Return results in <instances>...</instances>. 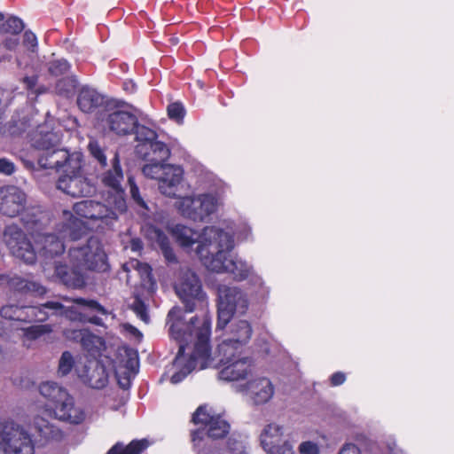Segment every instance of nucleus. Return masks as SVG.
<instances>
[{
    "label": "nucleus",
    "instance_id": "1",
    "mask_svg": "<svg viewBox=\"0 0 454 454\" xmlns=\"http://www.w3.org/2000/svg\"><path fill=\"white\" fill-rule=\"evenodd\" d=\"M170 323L169 335L179 345L177 354L173 361L176 372L170 381L177 384L184 380L201 363L200 369L211 355V317L207 312L202 316H194L189 322L184 321L182 309L173 307L168 313Z\"/></svg>",
    "mask_w": 454,
    "mask_h": 454
},
{
    "label": "nucleus",
    "instance_id": "2",
    "mask_svg": "<svg viewBox=\"0 0 454 454\" xmlns=\"http://www.w3.org/2000/svg\"><path fill=\"white\" fill-rule=\"evenodd\" d=\"M111 168L101 176L103 185L108 188L106 205L93 200H84L74 204V213L88 220L97 227L108 226L118 217V214L127 211L125 191L121 185L124 176L119 153L116 152L111 160Z\"/></svg>",
    "mask_w": 454,
    "mask_h": 454
},
{
    "label": "nucleus",
    "instance_id": "3",
    "mask_svg": "<svg viewBox=\"0 0 454 454\" xmlns=\"http://www.w3.org/2000/svg\"><path fill=\"white\" fill-rule=\"evenodd\" d=\"M233 247L231 235L215 226H207L196 253L207 270L217 273L227 272L235 280L242 281L250 276L252 269L245 262L230 258Z\"/></svg>",
    "mask_w": 454,
    "mask_h": 454
},
{
    "label": "nucleus",
    "instance_id": "4",
    "mask_svg": "<svg viewBox=\"0 0 454 454\" xmlns=\"http://www.w3.org/2000/svg\"><path fill=\"white\" fill-rule=\"evenodd\" d=\"M40 394L47 400L46 406L59 420L78 425L85 419L84 411L75 407L74 397L55 382H43L39 387Z\"/></svg>",
    "mask_w": 454,
    "mask_h": 454
},
{
    "label": "nucleus",
    "instance_id": "5",
    "mask_svg": "<svg viewBox=\"0 0 454 454\" xmlns=\"http://www.w3.org/2000/svg\"><path fill=\"white\" fill-rule=\"evenodd\" d=\"M68 257L74 267L82 270L106 272L110 268L103 245L95 236L90 237L82 246L70 247Z\"/></svg>",
    "mask_w": 454,
    "mask_h": 454
},
{
    "label": "nucleus",
    "instance_id": "6",
    "mask_svg": "<svg viewBox=\"0 0 454 454\" xmlns=\"http://www.w3.org/2000/svg\"><path fill=\"white\" fill-rule=\"evenodd\" d=\"M35 454L30 435L14 421L0 423V454Z\"/></svg>",
    "mask_w": 454,
    "mask_h": 454
},
{
    "label": "nucleus",
    "instance_id": "7",
    "mask_svg": "<svg viewBox=\"0 0 454 454\" xmlns=\"http://www.w3.org/2000/svg\"><path fill=\"white\" fill-rule=\"evenodd\" d=\"M143 174L152 179L159 180L160 192L169 198L176 196L177 186L183 179V169L150 159V162L142 168Z\"/></svg>",
    "mask_w": 454,
    "mask_h": 454
},
{
    "label": "nucleus",
    "instance_id": "8",
    "mask_svg": "<svg viewBox=\"0 0 454 454\" xmlns=\"http://www.w3.org/2000/svg\"><path fill=\"white\" fill-rule=\"evenodd\" d=\"M3 242L10 254L27 264L36 262V253L25 231L17 223H12L4 228Z\"/></svg>",
    "mask_w": 454,
    "mask_h": 454
},
{
    "label": "nucleus",
    "instance_id": "9",
    "mask_svg": "<svg viewBox=\"0 0 454 454\" xmlns=\"http://www.w3.org/2000/svg\"><path fill=\"white\" fill-rule=\"evenodd\" d=\"M175 290L184 305L185 312H193L198 304L204 303L207 299L199 276L191 270L182 272L178 283L175 286Z\"/></svg>",
    "mask_w": 454,
    "mask_h": 454
},
{
    "label": "nucleus",
    "instance_id": "10",
    "mask_svg": "<svg viewBox=\"0 0 454 454\" xmlns=\"http://www.w3.org/2000/svg\"><path fill=\"white\" fill-rule=\"evenodd\" d=\"M83 159L79 160L77 169L68 168L61 173L56 187L64 193L74 197H90L96 192L95 184L82 174Z\"/></svg>",
    "mask_w": 454,
    "mask_h": 454
},
{
    "label": "nucleus",
    "instance_id": "11",
    "mask_svg": "<svg viewBox=\"0 0 454 454\" xmlns=\"http://www.w3.org/2000/svg\"><path fill=\"white\" fill-rule=\"evenodd\" d=\"M219 363L222 369L219 372V378L225 381H238L247 379L252 375L254 362L252 357L242 352H233L227 356L224 352H218Z\"/></svg>",
    "mask_w": 454,
    "mask_h": 454
},
{
    "label": "nucleus",
    "instance_id": "12",
    "mask_svg": "<svg viewBox=\"0 0 454 454\" xmlns=\"http://www.w3.org/2000/svg\"><path fill=\"white\" fill-rule=\"evenodd\" d=\"M79 160H82L81 153H69L64 148H59V145L45 153H39L37 155V163L40 168L55 169L62 173L68 168L77 169L79 168Z\"/></svg>",
    "mask_w": 454,
    "mask_h": 454
},
{
    "label": "nucleus",
    "instance_id": "13",
    "mask_svg": "<svg viewBox=\"0 0 454 454\" xmlns=\"http://www.w3.org/2000/svg\"><path fill=\"white\" fill-rule=\"evenodd\" d=\"M252 326L247 320H239L231 325L229 337L217 347V352L231 356L233 352L245 351V347L252 336Z\"/></svg>",
    "mask_w": 454,
    "mask_h": 454
},
{
    "label": "nucleus",
    "instance_id": "14",
    "mask_svg": "<svg viewBox=\"0 0 454 454\" xmlns=\"http://www.w3.org/2000/svg\"><path fill=\"white\" fill-rule=\"evenodd\" d=\"M27 204V194L15 185L0 187V215L14 218L19 216Z\"/></svg>",
    "mask_w": 454,
    "mask_h": 454
},
{
    "label": "nucleus",
    "instance_id": "15",
    "mask_svg": "<svg viewBox=\"0 0 454 454\" xmlns=\"http://www.w3.org/2000/svg\"><path fill=\"white\" fill-rule=\"evenodd\" d=\"M261 444L269 454H295L291 443L284 440L283 427L276 424L267 425L260 435Z\"/></svg>",
    "mask_w": 454,
    "mask_h": 454
},
{
    "label": "nucleus",
    "instance_id": "16",
    "mask_svg": "<svg viewBox=\"0 0 454 454\" xmlns=\"http://www.w3.org/2000/svg\"><path fill=\"white\" fill-rule=\"evenodd\" d=\"M101 120L111 131L118 136L133 133L137 121L135 114L121 109H106Z\"/></svg>",
    "mask_w": 454,
    "mask_h": 454
},
{
    "label": "nucleus",
    "instance_id": "17",
    "mask_svg": "<svg viewBox=\"0 0 454 454\" xmlns=\"http://www.w3.org/2000/svg\"><path fill=\"white\" fill-rule=\"evenodd\" d=\"M184 214L190 219L202 222L216 210V200L210 194H200L197 197L185 198Z\"/></svg>",
    "mask_w": 454,
    "mask_h": 454
},
{
    "label": "nucleus",
    "instance_id": "18",
    "mask_svg": "<svg viewBox=\"0 0 454 454\" xmlns=\"http://www.w3.org/2000/svg\"><path fill=\"white\" fill-rule=\"evenodd\" d=\"M229 431L230 424L221 416L216 415L206 427H199L192 431L191 437L193 442H200L206 436L212 440H218L226 437Z\"/></svg>",
    "mask_w": 454,
    "mask_h": 454
},
{
    "label": "nucleus",
    "instance_id": "19",
    "mask_svg": "<svg viewBox=\"0 0 454 454\" xmlns=\"http://www.w3.org/2000/svg\"><path fill=\"white\" fill-rule=\"evenodd\" d=\"M64 335L67 340L80 342L82 348L91 355L99 353L101 346L104 345L103 339L88 329L67 328L64 330Z\"/></svg>",
    "mask_w": 454,
    "mask_h": 454
},
{
    "label": "nucleus",
    "instance_id": "20",
    "mask_svg": "<svg viewBox=\"0 0 454 454\" xmlns=\"http://www.w3.org/2000/svg\"><path fill=\"white\" fill-rule=\"evenodd\" d=\"M23 225L37 235L43 230L50 217L41 206H24V210L19 215Z\"/></svg>",
    "mask_w": 454,
    "mask_h": 454
},
{
    "label": "nucleus",
    "instance_id": "21",
    "mask_svg": "<svg viewBox=\"0 0 454 454\" xmlns=\"http://www.w3.org/2000/svg\"><path fill=\"white\" fill-rule=\"evenodd\" d=\"M63 216L65 222L62 224L60 231L65 238L75 241L81 239L87 234L89 228L87 223L82 220L81 217L76 215H74L69 210H64Z\"/></svg>",
    "mask_w": 454,
    "mask_h": 454
},
{
    "label": "nucleus",
    "instance_id": "22",
    "mask_svg": "<svg viewBox=\"0 0 454 454\" xmlns=\"http://www.w3.org/2000/svg\"><path fill=\"white\" fill-rule=\"evenodd\" d=\"M218 302L246 310L248 307V301L245 294L236 286H228L220 285L217 288Z\"/></svg>",
    "mask_w": 454,
    "mask_h": 454
},
{
    "label": "nucleus",
    "instance_id": "23",
    "mask_svg": "<svg viewBox=\"0 0 454 454\" xmlns=\"http://www.w3.org/2000/svg\"><path fill=\"white\" fill-rule=\"evenodd\" d=\"M76 267H68L66 264L55 266V275L59 281L68 288L81 289L85 286L84 275Z\"/></svg>",
    "mask_w": 454,
    "mask_h": 454
},
{
    "label": "nucleus",
    "instance_id": "24",
    "mask_svg": "<svg viewBox=\"0 0 454 454\" xmlns=\"http://www.w3.org/2000/svg\"><path fill=\"white\" fill-rule=\"evenodd\" d=\"M85 384L95 389H102L108 383V373L104 364L94 362L85 366V373L82 375Z\"/></svg>",
    "mask_w": 454,
    "mask_h": 454
},
{
    "label": "nucleus",
    "instance_id": "25",
    "mask_svg": "<svg viewBox=\"0 0 454 454\" xmlns=\"http://www.w3.org/2000/svg\"><path fill=\"white\" fill-rule=\"evenodd\" d=\"M247 390L255 404L267 403L273 395L274 388L267 378H259L247 382Z\"/></svg>",
    "mask_w": 454,
    "mask_h": 454
},
{
    "label": "nucleus",
    "instance_id": "26",
    "mask_svg": "<svg viewBox=\"0 0 454 454\" xmlns=\"http://www.w3.org/2000/svg\"><path fill=\"white\" fill-rule=\"evenodd\" d=\"M36 242L41 244L40 254L45 258H53L65 252L64 242L54 233H39Z\"/></svg>",
    "mask_w": 454,
    "mask_h": 454
},
{
    "label": "nucleus",
    "instance_id": "27",
    "mask_svg": "<svg viewBox=\"0 0 454 454\" xmlns=\"http://www.w3.org/2000/svg\"><path fill=\"white\" fill-rule=\"evenodd\" d=\"M9 289L20 294H33L42 296L46 294V288L40 283L26 279L20 276H13L7 281Z\"/></svg>",
    "mask_w": 454,
    "mask_h": 454
},
{
    "label": "nucleus",
    "instance_id": "28",
    "mask_svg": "<svg viewBox=\"0 0 454 454\" xmlns=\"http://www.w3.org/2000/svg\"><path fill=\"white\" fill-rule=\"evenodd\" d=\"M103 97L94 89L82 87L77 97L78 107L83 113H92L103 105Z\"/></svg>",
    "mask_w": 454,
    "mask_h": 454
},
{
    "label": "nucleus",
    "instance_id": "29",
    "mask_svg": "<svg viewBox=\"0 0 454 454\" xmlns=\"http://www.w3.org/2000/svg\"><path fill=\"white\" fill-rule=\"evenodd\" d=\"M206 228L207 227H205L203 230ZM202 232H204V231H202ZM171 234L176 243H178L182 247H191L196 242L200 244L203 236V233L199 235L193 229L183 224H176L174 227H172ZM198 247H197V248Z\"/></svg>",
    "mask_w": 454,
    "mask_h": 454
},
{
    "label": "nucleus",
    "instance_id": "30",
    "mask_svg": "<svg viewBox=\"0 0 454 454\" xmlns=\"http://www.w3.org/2000/svg\"><path fill=\"white\" fill-rule=\"evenodd\" d=\"M32 146L39 153H45L60 144V137L54 131L36 130L31 137Z\"/></svg>",
    "mask_w": 454,
    "mask_h": 454
},
{
    "label": "nucleus",
    "instance_id": "31",
    "mask_svg": "<svg viewBox=\"0 0 454 454\" xmlns=\"http://www.w3.org/2000/svg\"><path fill=\"white\" fill-rule=\"evenodd\" d=\"M33 426L39 435L46 440L61 441L63 439V432L41 416L34 418Z\"/></svg>",
    "mask_w": 454,
    "mask_h": 454
},
{
    "label": "nucleus",
    "instance_id": "32",
    "mask_svg": "<svg viewBox=\"0 0 454 454\" xmlns=\"http://www.w3.org/2000/svg\"><path fill=\"white\" fill-rule=\"evenodd\" d=\"M60 309H57L56 316L64 317L70 321H76L82 323H90L95 325H102L103 321L98 316L88 317L84 313L79 311L75 307L69 306L66 307L62 303H60Z\"/></svg>",
    "mask_w": 454,
    "mask_h": 454
},
{
    "label": "nucleus",
    "instance_id": "33",
    "mask_svg": "<svg viewBox=\"0 0 454 454\" xmlns=\"http://www.w3.org/2000/svg\"><path fill=\"white\" fill-rule=\"evenodd\" d=\"M60 309V302L53 301H47L39 306H30L28 311H30L31 322H44L51 316H56L57 309Z\"/></svg>",
    "mask_w": 454,
    "mask_h": 454
},
{
    "label": "nucleus",
    "instance_id": "34",
    "mask_svg": "<svg viewBox=\"0 0 454 454\" xmlns=\"http://www.w3.org/2000/svg\"><path fill=\"white\" fill-rule=\"evenodd\" d=\"M149 445V441L145 438L140 440H132L126 446L118 442L110 448L106 454H142Z\"/></svg>",
    "mask_w": 454,
    "mask_h": 454
},
{
    "label": "nucleus",
    "instance_id": "35",
    "mask_svg": "<svg viewBox=\"0 0 454 454\" xmlns=\"http://www.w3.org/2000/svg\"><path fill=\"white\" fill-rule=\"evenodd\" d=\"M22 341L24 345L27 340H35L41 336L51 332V326L49 325H36L22 329Z\"/></svg>",
    "mask_w": 454,
    "mask_h": 454
},
{
    "label": "nucleus",
    "instance_id": "36",
    "mask_svg": "<svg viewBox=\"0 0 454 454\" xmlns=\"http://www.w3.org/2000/svg\"><path fill=\"white\" fill-rule=\"evenodd\" d=\"M88 151L90 156L97 160L101 168H106L107 165V158L106 150L103 148L98 140L91 138L88 144Z\"/></svg>",
    "mask_w": 454,
    "mask_h": 454
},
{
    "label": "nucleus",
    "instance_id": "37",
    "mask_svg": "<svg viewBox=\"0 0 454 454\" xmlns=\"http://www.w3.org/2000/svg\"><path fill=\"white\" fill-rule=\"evenodd\" d=\"M238 309H235L231 306H227L222 303H217V329H223L227 324L232 318L235 311Z\"/></svg>",
    "mask_w": 454,
    "mask_h": 454
},
{
    "label": "nucleus",
    "instance_id": "38",
    "mask_svg": "<svg viewBox=\"0 0 454 454\" xmlns=\"http://www.w3.org/2000/svg\"><path fill=\"white\" fill-rule=\"evenodd\" d=\"M25 25L21 19L11 16L2 25L1 31L12 35H18L24 29Z\"/></svg>",
    "mask_w": 454,
    "mask_h": 454
},
{
    "label": "nucleus",
    "instance_id": "39",
    "mask_svg": "<svg viewBox=\"0 0 454 454\" xmlns=\"http://www.w3.org/2000/svg\"><path fill=\"white\" fill-rule=\"evenodd\" d=\"M215 417L207 411L206 405H200L192 414V422L200 425V427H206Z\"/></svg>",
    "mask_w": 454,
    "mask_h": 454
},
{
    "label": "nucleus",
    "instance_id": "40",
    "mask_svg": "<svg viewBox=\"0 0 454 454\" xmlns=\"http://www.w3.org/2000/svg\"><path fill=\"white\" fill-rule=\"evenodd\" d=\"M150 146L153 154V157L151 160L165 163L169 158L170 150L165 143L155 140L150 145Z\"/></svg>",
    "mask_w": 454,
    "mask_h": 454
},
{
    "label": "nucleus",
    "instance_id": "41",
    "mask_svg": "<svg viewBox=\"0 0 454 454\" xmlns=\"http://www.w3.org/2000/svg\"><path fill=\"white\" fill-rule=\"evenodd\" d=\"M71 69L70 63L65 59H54L48 64V72L51 75L58 77L67 74Z\"/></svg>",
    "mask_w": 454,
    "mask_h": 454
},
{
    "label": "nucleus",
    "instance_id": "42",
    "mask_svg": "<svg viewBox=\"0 0 454 454\" xmlns=\"http://www.w3.org/2000/svg\"><path fill=\"white\" fill-rule=\"evenodd\" d=\"M133 133L136 134L137 140L140 142H149L150 145L157 138V133L153 129L145 125L138 124V121H137V126Z\"/></svg>",
    "mask_w": 454,
    "mask_h": 454
},
{
    "label": "nucleus",
    "instance_id": "43",
    "mask_svg": "<svg viewBox=\"0 0 454 454\" xmlns=\"http://www.w3.org/2000/svg\"><path fill=\"white\" fill-rule=\"evenodd\" d=\"M74 359L71 352L64 351L59 361L58 373L61 376H67L74 368Z\"/></svg>",
    "mask_w": 454,
    "mask_h": 454
},
{
    "label": "nucleus",
    "instance_id": "44",
    "mask_svg": "<svg viewBox=\"0 0 454 454\" xmlns=\"http://www.w3.org/2000/svg\"><path fill=\"white\" fill-rule=\"evenodd\" d=\"M167 111L168 116L170 120L175 121L178 124L183 123L185 115V109L182 103L174 102L169 104L168 106Z\"/></svg>",
    "mask_w": 454,
    "mask_h": 454
},
{
    "label": "nucleus",
    "instance_id": "45",
    "mask_svg": "<svg viewBox=\"0 0 454 454\" xmlns=\"http://www.w3.org/2000/svg\"><path fill=\"white\" fill-rule=\"evenodd\" d=\"M73 301L78 305L83 306L91 311H96L101 315H106L107 310L96 300H87L84 298H76Z\"/></svg>",
    "mask_w": 454,
    "mask_h": 454
},
{
    "label": "nucleus",
    "instance_id": "46",
    "mask_svg": "<svg viewBox=\"0 0 454 454\" xmlns=\"http://www.w3.org/2000/svg\"><path fill=\"white\" fill-rule=\"evenodd\" d=\"M128 183L129 184V192L132 200L136 202V204L143 208H147V205L144 199L141 197L139 192V188L137 185L134 178L132 176L128 177Z\"/></svg>",
    "mask_w": 454,
    "mask_h": 454
},
{
    "label": "nucleus",
    "instance_id": "47",
    "mask_svg": "<svg viewBox=\"0 0 454 454\" xmlns=\"http://www.w3.org/2000/svg\"><path fill=\"white\" fill-rule=\"evenodd\" d=\"M151 233L152 239H154L155 244L159 247L160 249L170 245L168 236L162 230L159 228H153Z\"/></svg>",
    "mask_w": 454,
    "mask_h": 454
},
{
    "label": "nucleus",
    "instance_id": "48",
    "mask_svg": "<svg viewBox=\"0 0 454 454\" xmlns=\"http://www.w3.org/2000/svg\"><path fill=\"white\" fill-rule=\"evenodd\" d=\"M132 309L143 321H148L149 317L147 314V308L141 299L137 298L134 301Z\"/></svg>",
    "mask_w": 454,
    "mask_h": 454
},
{
    "label": "nucleus",
    "instance_id": "49",
    "mask_svg": "<svg viewBox=\"0 0 454 454\" xmlns=\"http://www.w3.org/2000/svg\"><path fill=\"white\" fill-rule=\"evenodd\" d=\"M299 452L300 454H319L320 450L317 443L306 441L299 445Z\"/></svg>",
    "mask_w": 454,
    "mask_h": 454
},
{
    "label": "nucleus",
    "instance_id": "50",
    "mask_svg": "<svg viewBox=\"0 0 454 454\" xmlns=\"http://www.w3.org/2000/svg\"><path fill=\"white\" fill-rule=\"evenodd\" d=\"M30 309V306H18L16 316L13 321H20V322H31L30 318V311H28Z\"/></svg>",
    "mask_w": 454,
    "mask_h": 454
},
{
    "label": "nucleus",
    "instance_id": "51",
    "mask_svg": "<svg viewBox=\"0 0 454 454\" xmlns=\"http://www.w3.org/2000/svg\"><path fill=\"white\" fill-rule=\"evenodd\" d=\"M18 305L9 304L3 306L0 309V315L3 318L14 320Z\"/></svg>",
    "mask_w": 454,
    "mask_h": 454
},
{
    "label": "nucleus",
    "instance_id": "52",
    "mask_svg": "<svg viewBox=\"0 0 454 454\" xmlns=\"http://www.w3.org/2000/svg\"><path fill=\"white\" fill-rule=\"evenodd\" d=\"M23 44L24 46L34 51V49L37 46L36 35L30 30L25 31L23 35Z\"/></svg>",
    "mask_w": 454,
    "mask_h": 454
},
{
    "label": "nucleus",
    "instance_id": "53",
    "mask_svg": "<svg viewBox=\"0 0 454 454\" xmlns=\"http://www.w3.org/2000/svg\"><path fill=\"white\" fill-rule=\"evenodd\" d=\"M160 251L168 263L176 264L178 262L177 257H176L171 245H168V246L161 248Z\"/></svg>",
    "mask_w": 454,
    "mask_h": 454
},
{
    "label": "nucleus",
    "instance_id": "54",
    "mask_svg": "<svg viewBox=\"0 0 454 454\" xmlns=\"http://www.w3.org/2000/svg\"><path fill=\"white\" fill-rule=\"evenodd\" d=\"M227 447L231 454H243L244 446L239 441L229 439L227 442Z\"/></svg>",
    "mask_w": 454,
    "mask_h": 454
},
{
    "label": "nucleus",
    "instance_id": "55",
    "mask_svg": "<svg viewBox=\"0 0 454 454\" xmlns=\"http://www.w3.org/2000/svg\"><path fill=\"white\" fill-rule=\"evenodd\" d=\"M15 171L14 164L7 159H0V173L12 175Z\"/></svg>",
    "mask_w": 454,
    "mask_h": 454
},
{
    "label": "nucleus",
    "instance_id": "56",
    "mask_svg": "<svg viewBox=\"0 0 454 454\" xmlns=\"http://www.w3.org/2000/svg\"><path fill=\"white\" fill-rule=\"evenodd\" d=\"M19 44L20 40L17 35L6 37L2 43L3 47L8 51H14Z\"/></svg>",
    "mask_w": 454,
    "mask_h": 454
},
{
    "label": "nucleus",
    "instance_id": "57",
    "mask_svg": "<svg viewBox=\"0 0 454 454\" xmlns=\"http://www.w3.org/2000/svg\"><path fill=\"white\" fill-rule=\"evenodd\" d=\"M346 380V375L342 372H336L330 377V384L333 387L342 385Z\"/></svg>",
    "mask_w": 454,
    "mask_h": 454
},
{
    "label": "nucleus",
    "instance_id": "58",
    "mask_svg": "<svg viewBox=\"0 0 454 454\" xmlns=\"http://www.w3.org/2000/svg\"><path fill=\"white\" fill-rule=\"evenodd\" d=\"M22 82L28 91H33L38 82V75L25 76L22 79Z\"/></svg>",
    "mask_w": 454,
    "mask_h": 454
},
{
    "label": "nucleus",
    "instance_id": "59",
    "mask_svg": "<svg viewBox=\"0 0 454 454\" xmlns=\"http://www.w3.org/2000/svg\"><path fill=\"white\" fill-rule=\"evenodd\" d=\"M339 454H362L360 449L354 443H346L340 449Z\"/></svg>",
    "mask_w": 454,
    "mask_h": 454
},
{
    "label": "nucleus",
    "instance_id": "60",
    "mask_svg": "<svg viewBox=\"0 0 454 454\" xmlns=\"http://www.w3.org/2000/svg\"><path fill=\"white\" fill-rule=\"evenodd\" d=\"M74 82V80H69V79L59 80L56 84V88L59 90V94L68 93L71 90V89L66 88V85H67V83H73Z\"/></svg>",
    "mask_w": 454,
    "mask_h": 454
},
{
    "label": "nucleus",
    "instance_id": "61",
    "mask_svg": "<svg viewBox=\"0 0 454 454\" xmlns=\"http://www.w3.org/2000/svg\"><path fill=\"white\" fill-rule=\"evenodd\" d=\"M4 19V16L2 12H0V22L3 21Z\"/></svg>",
    "mask_w": 454,
    "mask_h": 454
},
{
    "label": "nucleus",
    "instance_id": "62",
    "mask_svg": "<svg viewBox=\"0 0 454 454\" xmlns=\"http://www.w3.org/2000/svg\"><path fill=\"white\" fill-rule=\"evenodd\" d=\"M3 355V348L2 347L0 346V356Z\"/></svg>",
    "mask_w": 454,
    "mask_h": 454
},
{
    "label": "nucleus",
    "instance_id": "63",
    "mask_svg": "<svg viewBox=\"0 0 454 454\" xmlns=\"http://www.w3.org/2000/svg\"><path fill=\"white\" fill-rule=\"evenodd\" d=\"M129 363H130V364L132 365L134 361H133L132 359H129Z\"/></svg>",
    "mask_w": 454,
    "mask_h": 454
}]
</instances>
